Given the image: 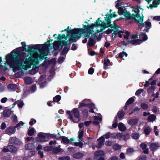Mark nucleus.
I'll list each match as a JSON object with an SVG mask.
<instances>
[{
	"mask_svg": "<svg viewBox=\"0 0 160 160\" xmlns=\"http://www.w3.org/2000/svg\"><path fill=\"white\" fill-rule=\"evenodd\" d=\"M8 64L13 70H19L20 67H24V64H29L28 58H24V53L21 51H16L14 54H8L6 57Z\"/></svg>",
	"mask_w": 160,
	"mask_h": 160,
	"instance_id": "1",
	"label": "nucleus"
},
{
	"mask_svg": "<svg viewBox=\"0 0 160 160\" xmlns=\"http://www.w3.org/2000/svg\"><path fill=\"white\" fill-rule=\"evenodd\" d=\"M69 28V27L68 26L67 28V32L68 33V36L70 38V40L73 41V42L77 41V39H79L80 38V28H75L71 30Z\"/></svg>",
	"mask_w": 160,
	"mask_h": 160,
	"instance_id": "2",
	"label": "nucleus"
},
{
	"mask_svg": "<svg viewBox=\"0 0 160 160\" xmlns=\"http://www.w3.org/2000/svg\"><path fill=\"white\" fill-rule=\"evenodd\" d=\"M101 21L100 20V18H98L96 20L94 23H92L90 26H86L83 24V28H80V35L84 34L86 33L87 31H92L94 28V27H98L100 26V22Z\"/></svg>",
	"mask_w": 160,
	"mask_h": 160,
	"instance_id": "3",
	"label": "nucleus"
},
{
	"mask_svg": "<svg viewBox=\"0 0 160 160\" xmlns=\"http://www.w3.org/2000/svg\"><path fill=\"white\" fill-rule=\"evenodd\" d=\"M143 17L144 16H142L139 19L140 22V24L142 26L140 30L145 32H148L149 29L151 27V23L150 22L148 21H145L143 23Z\"/></svg>",
	"mask_w": 160,
	"mask_h": 160,
	"instance_id": "4",
	"label": "nucleus"
},
{
	"mask_svg": "<svg viewBox=\"0 0 160 160\" xmlns=\"http://www.w3.org/2000/svg\"><path fill=\"white\" fill-rule=\"evenodd\" d=\"M21 44L23 48V51L33 53L37 51V50L40 49V46L38 45H35L32 46V47L28 46V49L26 48V46L25 42H22Z\"/></svg>",
	"mask_w": 160,
	"mask_h": 160,
	"instance_id": "5",
	"label": "nucleus"
},
{
	"mask_svg": "<svg viewBox=\"0 0 160 160\" xmlns=\"http://www.w3.org/2000/svg\"><path fill=\"white\" fill-rule=\"evenodd\" d=\"M18 150L17 148L13 145H8L6 148H3L2 151L3 152H9L12 153H16Z\"/></svg>",
	"mask_w": 160,
	"mask_h": 160,
	"instance_id": "6",
	"label": "nucleus"
},
{
	"mask_svg": "<svg viewBox=\"0 0 160 160\" xmlns=\"http://www.w3.org/2000/svg\"><path fill=\"white\" fill-rule=\"evenodd\" d=\"M104 152L102 150H98L94 152V159L96 160H105L103 156L104 155Z\"/></svg>",
	"mask_w": 160,
	"mask_h": 160,
	"instance_id": "7",
	"label": "nucleus"
},
{
	"mask_svg": "<svg viewBox=\"0 0 160 160\" xmlns=\"http://www.w3.org/2000/svg\"><path fill=\"white\" fill-rule=\"evenodd\" d=\"M44 133L40 132L38 134V137L36 138V140L40 142H46L48 141L49 138L48 137L47 134L44 135Z\"/></svg>",
	"mask_w": 160,
	"mask_h": 160,
	"instance_id": "8",
	"label": "nucleus"
},
{
	"mask_svg": "<svg viewBox=\"0 0 160 160\" xmlns=\"http://www.w3.org/2000/svg\"><path fill=\"white\" fill-rule=\"evenodd\" d=\"M125 15L126 16L125 17L127 20L133 19L135 20V22L138 23L140 22V20H137L136 18H139V16L138 14L136 15L134 13L131 14L129 12H128Z\"/></svg>",
	"mask_w": 160,
	"mask_h": 160,
	"instance_id": "9",
	"label": "nucleus"
},
{
	"mask_svg": "<svg viewBox=\"0 0 160 160\" xmlns=\"http://www.w3.org/2000/svg\"><path fill=\"white\" fill-rule=\"evenodd\" d=\"M21 143L20 140L16 137H11L9 140V144L11 145H20Z\"/></svg>",
	"mask_w": 160,
	"mask_h": 160,
	"instance_id": "10",
	"label": "nucleus"
},
{
	"mask_svg": "<svg viewBox=\"0 0 160 160\" xmlns=\"http://www.w3.org/2000/svg\"><path fill=\"white\" fill-rule=\"evenodd\" d=\"M50 41H48L43 44H38V45H40V49L37 50V51H38V52L40 53L42 52L44 50H45L46 49L49 47L50 45Z\"/></svg>",
	"mask_w": 160,
	"mask_h": 160,
	"instance_id": "11",
	"label": "nucleus"
},
{
	"mask_svg": "<svg viewBox=\"0 0 160 160\" xmlns=\"http://www.w3.org/2000/svg\"><path fill=\"white\" fill-rule=\"evenodd\" d=\"M15 128L13 126H10L8 127L5 130L6 133L8 135H11L15 133Z\"/></svg>",
	"mask_w": 160,
	"mask_h": 160,
	"instance_id": "12",
	"label": "nucleus"
},
{
	"mask_svg": "<svg viewBox=\"0 0 160 160\" xmlns=\"http://www.w3.org/2000/svg\"><path fill=\"white\" fill-rule=\"evenodd\" d=\"M159 147L158 144L156 143H152L151 144L150 149L151 151L153 152L152 153L153 155L154 154V151L156 150Z\"/></svg>",
	"mask_w": 160,
	"mask_h": 160,
	"instance_id": "13",
	"label": "nucleus"
},
{
	"mask_svg": "<svg viewBox=\"0 0 160 160\" xmlns=\"http://www.w3.org/2000/svg\"><path fill=\"white\" fill-rule=\"evenodd\" d=\"M84 156V154L83 153L81 152H78L74 153L72 155V157L75 159H80L82 158Z\"/></svg>",
	"mask_w": 160,
	"mask_h": 160,
	"instance_id": "14",
	"label": "nucleus"
},
{
	"mask_svg": "<svg viewBox=\"0 0 160 160\" xmlns=\"http://www.w3.org/2000/svg\"><path fill=\"white\" fill-rule=\"evenodd\" d=\"M7 88L9 90L14 91L16 89H18V86L14 84H10L8 85Z\"/></svg>",
	"mask_w": 160,
	"mask_h": 160,
	"instance_id": "15",
	"label": "nucleus"
},
{
	"mask_svg": "<svg viewBox=\"0 0 160 160\" xmlns=\"http://www.w3.org/2000/svg\"><path fill=\"white\" fill-rule=\"evenodd\" d=\"M106 22H107V24L108 25V28L110 27L111 28H114L116 29V24L115 23V22H113L114 25H113L112 24H111V19L107 20L105 19Z\"/></svg>",
	"mask_w": 160,
	"mask_h": 160,
	"instance_id": "16",
	"label": "nucleus"
},
{
	"mask_svg": "<svg viewBox=\"0 0 160 160\" xmlns=\"http://www.w3.org/2000/svg\"><path fill=\"white\" fill-rule=\"evenodd\" d=\"M105 16L106 17L104 18L105 19L109 20V19H111V18L116 17L117 15L115 14V12H113L110 14H109L108 12Z\"/></svg>",
	"mask_w": 160,
	"mask_h": 160,
	"instance_id": "17",
	"label": "nucleus"
},
{
	"mask_svg": "<svg viewBox=\"0 0 160 160\" xmlns=\"http://www.w3.org/2000/svg\"><path fill=\"white\" fill-rule=\"evenodd\" d=\"M128 12L126 10V9H123L122 7H121L118 9V12L120 15L122 14L125 17V16H126L125 14H127Z\"/></svg>",
	"mask_w": 160,
	"mask_h": 160,
	"instance_id": "18",
	"label": "nucleus"
},
{
	"mask_svg": "<svg viewBox=\"0 0 160 160\" xmlns=\"http://www.w3.org/2000/svg\"><path fill=\"white\" fill-rule=\"evenodd\" d=\"M138 118L131 119H129L128 121V123L131 126H132L136 124L138 121Z\"/></svg>",
	"mask_w": 160,
	"mask_h": 160,
	"instance_id": "19",
	"label": "nucleus"
},
{
	"mask_svg": "<svg viewBox=\"0 0 160 160\" xmlns=\"http://www.w3.org/2000/svg\"><path fill=\"white\" fill-rule=\"evenodd\" d=\"M72 112L76 118H80L78 108H74L72 110Z\"/></svg>",
	"mask_w": 160,
	"mask_h": 160,
	"instance_id": "20",
	"label": "nucleus"
},
{
	"mask_svg": "<svg viewBox=\"0 0 160 160\" xmlns=\"http://www.w3.org/2000/svg\"><path fill=\"white\" fill-rule=\"evenodd\" d=\"M138 36H139V38L142 37V39L141 40L142 42L143 41L147 40L148 39V37L146 34L145 33H143L141 32Z\"/></svg>",
	"mask_w": 160,
	"mask_h": 160,
	"instance_id": "21",
	"label": "nucleus"
},
{
	"mask_svg": "<svg viewBox=\"0 0 160 160\" xmlns=\"http://www.w3.org/2000/svg\"><path fill=\"white\" fill-rule=\"evenodd\" d=\"M62 138V140L63 143L65 144L69 143L70 140L68 138V137H66L64 136H60L59 137V139Z\"/></svg>",
	"mask_w": 160,
	"mask_h": 160,
	"instance_id": "22",
	"label": "nucleus"
},
{
	"mask_svg": "<svg viewBox=\"0 0 160 160\" xmlns=\"http://www.w3.org/2000/svg\"><path fill=\"white\" fill-rule=\"evenodd\" d=\"M61 45V41H55L53 43V46L55 51L59 48V46Z\"/></svg>",
	"mask_w": 160,
	"mask_h": 160,
	"instance_id": "23",
	"label": "nucleus"
},
{
	"mask_svg": "<svg viewBox=\"0 0 160 160\" xmlns=\"http://www.w3.org/2000/svg\"><path fill=\"white\" fill-rule=\"evenodd\" d=\"M101 25L100 26H101V29L100 31L99 32H101L102 31V30L105 29L106 28H108V25L107 24V22L106 23L104 21L101 22H100Z\"/></svg>",
	"mask_w": 160,
	"mask_h": 160,
	"instance_id": "24",
	"label": "nucleus"
},
{
	"mask_svg": "<svg viewBox=\"0 0 160 160\" xmlns=\"http://www.w3.org/2000/svg\"><path fill=\"white\" fill-rule=\"evenodd\" d=\"M11 114V111L9 109H7L3 111L2 115L4 117H9Z\"/></svg>",
	"mask_w": 160,
	"mask_h": 160,
	"instance_id": "25",
	"label": "nucleus"
},
{
	"mask_svg": "<svg viewBox=\"0 0 160 160\" xmlns=\"http://www.w3.org/2000/svg\"><path fill=\"white\" fill-rule=\"evenodd\" d=\"M118 128L121 131H123L126 130V128L124 124L122 123H120L118 125Z\"/></svg>",
	"mask_w": 160,
	"mask_h": 160,
	"instance_id": "26",
	"label": "nucleus"
},
{
	"mask_svg": "<svg viewBox=\"0 0 160 160\" xmlns=\"http://www.w3.org/2000/svg\"><path fill=\"white\" fill-rule=\"evenodd\" d=\"M86 101H88V102H91V100L90 99H85L83 100L82 102L79 103V105L78 107V108H80L82 107H86V104L85 103H83V102H86Z\"/></svg>",
	"mask_w": 160,
	"mask_h": 160,
	"instance_id": "27",
	"label": "nucleus"
},
{
	"mask_svg": "<svg viewBox=\"0 0 160 160\" xmlns=\"http://www.w3.org/2000/svg\"><path fill=\"white\" fill-rule=\"evenodd\" d=\"M69 49V48H68L66 47H64L60 53V55H64L66 54L68 52Z\"/></svg>",
	"mask_w": 160,
	"mask_h": 160,
	"instance_id": "28",
	"label": "nucleus"
},
{
	"mask_svg": "<svg viewBox=\"0 0 160 160\" xmlns=\"http://www.w3.org/2000/svg\"><path fill=\"white\" fill-rule=\"evenodd\" d=\"M95 42L94 40L93 39L89 38L88 44L90 47H92L94 46Z\"/></svg>",
	"mask_w": 160,
	"mask_h": 160,
	"instance_id": "29",
	"label": "nucleus"
},
{
	"mask_svg": "<svg viewBox=\"0 0 160 160\" xmlns=\"http://www.w3.org/2000/svg\"><path fill=\"white\" fill-rule=\"evenodd\" d=\"M142 42V41L141 39H138L132 40V44L133 45H139Z\"/></svg>",
	"mask_w": 160,
	"mask_h": 160,
	"instance_id": "30",
	"label": "nucleus"
},
{
	"mask_svg": "<svg viewBox=\"0 0 160 160\" xmlns=\"http://www.w3.org/2000/svg\"><path fill=\"white\" fill-rule=\"evenodd\" d=\"M156 116L154 114L150 115L148 117V121L153 122L156 119Z\"/></svg>",
	"mask_w": 160,
	"mask_h": 160,
	"instance_id": "31",
	"label": "nucleus"
},
{
	"mask_svg": "<svg viewBox=\"0 0 160 160\" xmlns=\"http://www.w3.org/2000/svg\"><path fill=\"white\" fill-rule=\"evenodd\" d=\"M48 137L49 138H52L55 139H56L57 140H59V137H57V135L54 133L53 134H50L48 133L47 134Z\"/></svg>",
	"mask_w": 160,
	"mask_h": 160,
	"instance_id": "32",
	"label": "nucleus"
},
{
	"mask_svg": "<svg viewBox=\"0 0 160 160\" xmlns=\"http://www.w3.org/2000/svg\"><path fill=\"white\" fill-rule=\"evenodd\" d=\"M135 152L134 149L132 148H128L126 151L127 154L129 155H131L133 153Z\"/></svg>",
	"mask_w": 160,
	"mask_h": 160,
	"instance_id": "33",
	"label": "nucleus"
},
{
	"mask_svg": "<svg viewBox=\"0 0 160 160\" xmlns=\"http://www.w3.org/2000/svg\"><path fill=\"white\" fill-rule=\"evenodd\" d=\"M125 115V112L124 111H123L122 110L119 111L117 114V116L119 118H122Z\"/></svg>",
	"mask_w": 160,
	"mask_h": 160,
	"instance_id": "34",
	"label": "nucleus"
},
{
	"mask_svg": "<svg viewBox=\"0 0 160 160\" xmlns=\"http://www.w3.org/2000/svg\"><path fill=\"white\" fill-rule=\"evenodd\" d=\"M24 81L25 84H30L32 83V79L28 77L25 78Z\"/></svg>",
	"mask_w": 160,
	"mask_h": 160,
	"instance_id": "35",
	"label": "nucleus"
},
{
	"mask_svg": "<svg viewBox=\"0 0 160 160\" xmlns=\"http://www.w3.org/2000/svg\"><path fill=\"white\" fill-rule=\"evenodd\" d=\"M151 131V128L149 126L146 127V128H144V132L146 135L149 134Z\"/></svg>",
	"mask_w": 160,
	"mask_h": 160,
	"instance_id": "36",
	"label": "nucleus"
},
{
	"mask_svg": "<svg viewBox=\"0 0 160 160\" xmlns=\"http://www.w3.org/2000/svg\"><path fill=\"white\" fill-rule=\"evenodd\" d=\"M61 97L60 95H57L53 98V102H58L61 99Z\"/></svg>",
	"mask_w": 160,
	"mask_h": 160,
	"instance_id": "37",
	"label": "nucleus"
},
{
	"mask_svg": "<svg viewBox=\"0 0 160 160\" xmlns=\"http://www.w3.org/2000/svg\"><path fill=\"white\" fill-rule=\"evenodd\" d=\"M35 129L34 128H32L28 130V135L30 136H32L34 135L35 132Z\"/></svg>",
	"mask_w": 160,
	"mask_h": 160,
	"instance_id": "38",
	"label": "nucleus"
},
{
	"mask_svg": "<svg viewBox=\"0 0 160 160\" xmlns=\"http://www.w3.org/2000/svg\"><path fill=\"white\" fill-rule=\"evenodd\" d=\"M134 101V97H132L129 98L126 102V105H129L132 103Z\"/></svg>",
	"mask_w": 160,
	"mask_h": 160,
	"instance_id": "39",
	"label": "nucleus"
},
{
	"mask_svg": "<svg viewBox=\"0 0 160 160\" xmlns=\"http://www.w3.org/2000/svg\"><path fill=\"white\" fill-rule=\"evenodd\" d=\"M84 131L82 130L81 131H79L78 132V138L80 140H82V138L83 136Z\"/></svg>",
	"mask_w": 160,
	"mask_h": 160,
	"instance_id": "40",
	"label": "nucleus"
},
{
	"mask_svg": "<svg viewBox=\"0 0 160 160\" xmlns=\"http://www.w3.org/2000/svg\"><path fill=\"white\" fill-rule=\"evenodd\" d=\"M87 32L84 35V37L87 38H89L90 35L92 34V33L94 32L93 30H92V31H87Z\"/></svg>",
	"mask_w": 160,
	"mask_h": 160,
	"instance_id": "41",
	"label": "nucleus"
},
{
	"mask_svg": "<svg viewBox=\"0 0 160 160\" xmlns=\"http://www.w3.org/2000/svg\"><path fill=\"white\" fill-rule=\"evenodd\" d=\"M141 107L143 110L147 109L148 108V105L145 103H142L141 105Z\"/></svg>",
	"mask_w": 160,
	"mask_h": 160,
	"instance_id": "42",
	"label": "nucleus"
},
{
	"mask_svg": "<svg viewBox=\"0 0 160 160\" xmlns=\"http://www.w3.org/2000/svg\"><path fill=\"white\" fill-rule=\"evenodd\" d=\"M66 113L69 116V118L70 120L74 122H75L74 121L73 119V117L71 114V111H67Z\"/></svg>",
	"mask_w": 160,
	"mask_h": 160,
	"instance_id": "43",
	"label": "nucleus"
},
{
	"mask_svg": "<svg viewBox=\"0 0 160 160\" xmlns=\"http://www.w3.org/2000/svg\"><path fill=\"white\" fill-rule=\"evenodd\" d=\"M67 38V36L64 34L62 35L60 34H59L58 35V39L59 40H60L62 39H64L65 40H66Z\"/></svg>",
	"mask_w": 160,
	"mask_h": 160,
	"instance_id": "44",
	"label": "nucleus"
},
{
	"mask_svg": "<svg viewBox=\"0 0 160 160\" xmlns=\"http://www.w3.org/2000/svg\"><path fill=\"white\" fill-rule=\"evenodd\" d=\"M21 125H22V126H23L24 125V123L23 122L20 121L14 127L15 128H17L18 129H19L20 128Z\"/></svg>",
	"mask_w": 160,
	"mask_h": 160,
	"instance_id": "45",
	"label": "nucleus"
},
{
	"mask_svg": "<svg viewBox=\"0 0 160 160\" xmlns=\"http://www.w3.org/2000/svg\"><path fill=\"white\" fill-rule=\"evenodd\" d=\"M122 54H123V56L124 55L126 57L128 56V54L126 52L122 51V52H121L119 54L118 57L119 58H122L123 56H122L121 55Z\"/></svg>",
	"mask_w": 160,
	"mask_h": 160,
	"instance_id": "46",
	"label": "nucleus"
},
{
	"mask_svg": "<svg viewBox=\"0 0 160 160\" xmlns=\"http://www.w3.org/2000/svg\"><path fill=\"white\" fill-rule=\"evenodd\" d=\"M116 30L114 31V32L113 33V34H114L115 35H116L117 34H118V33H122L123 32L121 31L119 29L116 28V29H115Z\"/></svg>",
	"mask_w": 160,
	"mask_h": 160,
	"instance_id": "47",
	"label": "nucleus"
},
{
	"mask_svg": "<svg viewBox=\"0 0 160 160\" xmlns=\"http://www.w3.org/2000/svg\"><path fill=\"white\" fill-rule=\"evenodd\" d=\"M61 151V149L58 147L53 148V152L55 153H58Z\"/></svg>",
	"mask_w": 160,
	"mask_h": 160,
	"instance_id": "48",
	"label": "nucleus"
},
{
	"mask_svg": "<svg viewBox=\"0 0 160 160\" xmlns=\"http://www.w3.org/2000/svg\"><path fill=\"white\" fill-rule=\"evenodd\" d=\"M68 150H69V152L71 153H73L76 152L74 148L72 147H68Z\"/></svg>",
	"mask_w": 160,
	"mask_h": 160,
	"instance_id": "49",
	"label": "nucleus"
},
{
	"mask_svg": "<svg viewBox=\"0 0 160 160\" xmlns=\"http://www.w3.org/2000/svg\"><path fill=\"white\" fill-rule=\"evenodd\" d=\"M82 112L84 117L87 118L88 117V111L87 109H84Z\"/></svg>",
	"mask_w": 160,
	"mask_h": 160,
	"instance_id": "50",
	"label": "nucleus"
},
{
	"mask_svg": "<svg viewBox=\"0 0 160 160\" xmlns=\"http://www.w3.org/2000/svg\"><path fill=\"white\" fill-rule=\"evenodd\" d=\"M59 160H70V158L69 156L60 157L58 158Z\"/></svg>",
	"mask_w": 160,
	"mask_h": 160,
	"instance_id": "51",
	"label": "nucleus"
},
{
	"mask_svg": "<svg viewBox=\"0 0 160 160\" xmlns=\"http://www.w3.org/2000/svg\"><path fill=\"white\" fill-rule=\"evenodd\" d=\"M131 136L133 138L137 139L139 138V135L138 133H134L132 134Z\"/></svg>",
	"mask_w": 160,
	"mask_h": 160,
	"instance_id": "52",
	"label": "nucleus"
},
{
	"mask_svg": "<svg viewBox=\"0 0 160 160\" xmlns=\"http://www.w3.org/2000/svg\"><path fill=\"white\" fill-rule=\"evenodd\" d=\"M121 146L119 144L114 145L113 146V148L115 150L119 149L121 148Z\"/></svg>",
	"mask_w": 160,
	"mask_h": 160,
	"instance_id": "53",
	"label": "nucleus"
},
{
	"mask_svg": "<svg viewBox=\"0 0 160 160\" xmlns=\"http://www.w3.org/2000/svg\"><path fill=\"white\" fill-rule=\"evenodd\" d=\"M61 44H62L61 47L63 46H65V47H66L68 44V41H65V40H62L61 41Z\"/></svg>",
	"mask_w": 160,
	"mask_h": 160,
	"instance_id": "54",
	"label": "nucleus"
},
{
	"mask_svg": "<svg viewBox=\"0 0 160 160\" xmlns=\"http://www.w3.org/2000/svg\"><path fill=\"white\" fill-rule=\"evenodd\" d=\"M143 91V90L142 89L138 90L135 92V95L137 96L139 95Z\"/></svg>",
	"mask_w": 160,
	"mask_h": 160,
	"instance_id": "55",
	"label": "nucleus"
},
{
	"mask_svg": "<svg viewBox=\"0 0 160 160\" xmlns=\"http://www.w3.org/2000/svg\"><path fill=\"white\" fill-rule=\"evenodd\" d=\"M92 123V121H85L84 122L83 124L85 126L88 127Z\"/></svg>",
	"mask_w": 160,
	"mask_h": 160,
	"instance_id": "56",
	"label": "nucleus"
},
{
	"mask_svg": "<svg viewBox=\"0 0 160 160\" xmlns=\"http://www.w3.org/2000/svg\"><path fill=\"white\" fill-rule=\"evenodd\" d=\"M155 89V87L154 86H151L148 88L147 91L148 92H150L153 91Z\"/></svg>",
	"mask_w": 160,
	"mask_h": 160,
	"instance_id": "57",
	"label": "nucleus"
},
{
	"mask_svg": "<svg viewBox=\"0 0 160 160\" xmlns=\"http://www.w3.org/2000/svg\"><path fill=\"white\" fill-rule=\"evenodd\" d=\"M147 145L144 143H142L140 145V147L142 150L145 149L147 147Z\"/></svg>",
	"mask_w": 160,
	"mask_h": 160,
	"instance_id": "58",
	"label": "nucleus"
},
{
	"mask_svg": "<svg viewBox=\"0 0 160 160\" xmlns=\"http://www.w3.org/2000/svg\"><path fill=\"white\" fill-rule=\"evenodd\" d=\"M94 68H91L88 70V73L89 74L92 75L94 73Z\"/></svg>",
	"mask_w": 160,
	"mask_h": 160,
	"instance_id": "59",
	"label": "nucleus"
},
{
	"mask_svg": "<svg viewBox=\"0 0 160 160\" xmlns=\"http://www.w3.org/2000/svg\"><path fill=\"white\" fill-rule=\"evenodd\" d=\"M6 128V125L5 122H2L1 126V129L3 130Z\"/></svg>",
	"mask_w": 160,
	"mask_h": 160,
	"instance_id": "60",
	"label": "nucleus"
},
{
	"mask_svg": "<svg viewBox=\"0 0 160 160\" xmlns=\"http://www.w3.org/2000/svg\"><path fill=\"white\" fill-rule=\"evenodd\" d=\"M49 64H55L56 63V60L55 58H52L48 61Z\"/></svg>",
	"mask_w": 160,
	"mask_h": 160,
	"instance_id": "61",
	"label": "nucleus"
},
{
	"mask_svg": "<svg viewBox=\"0 0 160 160\" xmlns=\"http://www.w3.org/2000/svg\"><path fill=\"white\" fill-rule=\"evenodd\" d=\"M94 107L95 105L93 103L86 104V107H88L90 108H94Z\"/></svg>",
	"mask_w": 160,
	"mask_h": 160,
	"instance_id": "62",
	"label": "nucleus"
},
{
	"mask_svg": "<svg viewBox=\"0 0 160 160\" xmlns=\"http://www.w3.org/2000/svg\"><path fill=\"white\" fill-rule=\"evenodd\" d=\"M52 147L47 146L44 147V150L46 151H50L52 150L51 148Z\"/></svg>",
	"mask_w": 160,
	"mask_h": 160,
	"instance_id": "63",
	"label": "nucleus"
},
{
	"mask_svg": "<svg viewBox=\"0 0 160 160\" xmlns=\"http://www.w3.org/2000/svg\"><path fill=\"white\" fill-rule=\"evenodd\" d=\"M103 65V68L104 69L106 70L108 68V63L106 61V59H105L104 60Z\"/></svg>",
	"mask_w": 160,
	"mask_h": 160,
	"instance_id": "64",
	"label": "nucleus"
}]
</instances>
